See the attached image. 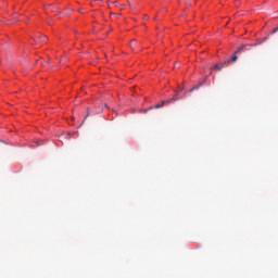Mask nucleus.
Here are the masks:
<instances>
[{"instance_id": "nucleus-11", "label": "nucleus", "mask_w": 278, "mask_h": 278, "mask_svg": "<svg viewBox=\"0 0 278 278\" xmlns=\"http://www.w3.org/2000/svg\"><path fill=\"white\" fill-rule=\"evenodd\" d=\"M130 47H132V48L136 47V39L130 41Z\"/></svg>"}, {"instance_id": "nucleus-4", "label": "nucleus", "mask_w": 278, "mask_h": 278, "mask_svg": "<svg viewBox=\"0 0 278 278\" xmlns=\"http://www.w3.org/2000/svg\"><path fill=\"white\" fill-rule=\"evenodd\" d=\"M88 116H90V108H87V114L85 116V118L81 122V125H84L86 123V118H88Z\"/></svg>"}, {"instance_id": "nucleus-6", "label": "nucleus", "mask_w": 278, "mask_h": 278, "mask_svg": "<svg viewBox=\"0 0 278 278\" xmlns=\"http://www.w3.org/2000/svg\"><path fill=\"white\" fill-rule=\"evenodd\" d=\"M169 103H173V100L172 99H168V100H163L162 101V105H168Z\"/></svg>"}, {"instance_id": "nucleus-17", "label": "nucleus", "mask_w": 278, "mask_h": 278, "mask_svg": "<svg viewBox=\"0 0 278 278\" xmlns=\"http://www.w3.org/2000/svg\"><path fill=\"white\" fill-rule=\"evenodd\" d=\"M119 7H122V10H125V5H119Z\"/></svg>"}, {"instance_id": "nucleus-9", "label": "nucleus", "mask_w": 278, "mask_h": 278, "mask_svg": "<svg viewBox=\"0 0 278 278\" xmlns=\"http://www.w3.org/2000/svg\"><path fill=\"white\" fill-rule=\"evenodd\" d=\"M199 85L198 86H195V87H192L190 90H189V92H194V90H199Z\"/></svg>"}, {"instance_id": "nucleus-7", "label": "nucleus", "mask_w": 278, "mask_h": 278, "mask_svg": "<svg viewBox=\"0 0 278 278\" xmlns=\"http://www.w3.org/2000/svg\"><path fill=\"white\" fill-rule=\"evenodd\" d=\"M170 99H172V102H173V101H179V99H181V98H179V93H177L175 97H173Z\"/></svg>"}, {"instance_id": "nucleus-18", "label": "nucleus", "mask_w": 278, "mask_h": 278, "mask_svg": "<svg viewBox=\"0 0 278 278\" xmlns=\"http://www.w3.org/2000/svg\"><path fill=\"white\" fill-rule=\"evenodd\" d=\"M147 21H149V16H146Z\"/></svg>"}, {"instance_id": "nucleus-10", "label": "nucleus", "mask_w": 278, "mask_h": 278, "mask_svg": "<svg viewBox=\"0 0 278 278\" xmlns=\"http://www.w3.org/2000/svg\"><path fill=\"white\" fill-rule=\"evenodd\" d=\"M113 16H116V18H121V13H111Z\"/></svg>"}, {"instance_id": "nucleus-2", "label": "nucleus", "mask_w": 278, "mask_h": 278, "mask_svg": "<svg viewBox=\"0 0 278 278\" xmlns=\"http://www.w3.org/2000/svg\"><path fill=\"white\" fill-rule=\"evenodd\" d=\"M38 40H40L41 42H47L49 40V37L41 35L35 39L36 42H38Z\"/></svg>"}, {"instance_id": "nucleus-13", "label": "nucleus", "mask_w": 278, "mask_h": 278, "mask_svg": "<svg viewBox=\"0 0 278 278\" xmlns=\"http://www.w3.org/2000/svg\"><path fill=\"white\" fill-rule=\"evenodd\" d=\"M127 1H128V3H129V8H132V9H134L135 7H134V3H131V0H127Z\"/></svg>"}, {"instance_id": "nucleus-12", "label": "nucleus", "mask_w": 278, "mask_h": 278, "mask_svg": "<svg viewBox=\"0 0 278 278\" xmlns=\"http://www.w3.org/2000/svg\"><path fill=\"white\" fill-rule=\"evenodd\" d=\"M154 108L155 110H160V108H164V105H162V102H161V104H156Z\"/></svg>"}, {"instance_id": "nucleus-1", "label": "nucleus", "mask_w": 278, "mask_h": 278, "mask_svg": "<svg viewBox=\"0 0 278 278\" xmlns=\"http://www.w3.org/2000/svg\"><path fill=\"white\" fill-rule=\"evenodd\" d=\"M251 47H257V43L241 45L240 48H238L235 53H242V51H251Z\"/></svg>"}, {"instance_id": "nucleus-16", "label": "nucleus", "mask_w": 278, "mask_h": 278, "mask_svg": "<svg viewBox=\"0 0 278 278\" xmlns=\"http://www.w3.org/2000/svg\"><path fill=\"white\" fill-rule=\"evenodd\" d=\"M113 3H114V5H116L117 8L121 7V4L118 3V1H115V2H113Z\"/></svg>"}, {"instance_id": "nucleus-15", "label": "nucleus", "mask_w": 278, "mask_h": 278, "mask_svg": "<svg viewBox=\"0 0 278 278\" xmlns=\"http://www.w3.org/2000/svg\"><path fill=\"white\" fill-rule=\"evenodd\" d=\"M277 31H278V28H274V29L271 30V34H277Z\"/></svg>"}, {"instance_id": "nucleus-19", "label": "nucleus", "mask_w": 278, "mask_h": 278, "mask_svg": "<svg viewBox=\"0 0 278 278\" xmlns=\"http://www.w3.org/2000/svg\"><path fill=\"white\" fill-rule=\"evenodd\" d=\"M67 136H71V132H67Z\"/></svg>"}, {"instance_id": "nucleus-5", "label": "nucleus", "mask_w": 278, "mask_h": 278, "mask_svg": "<svg viewBox=\"0 0 278 278\" xmlns=\"http://www.w3.org/2000/svg\"><path fill=\"white\" fill-rule=\"evenodd\" d=\"M225 65H226L225 63H223L222 66L215 65V66H214V70H215V71H223V67H224Z\"/></svg>"}, {"instance_id": "nucleus-8", "label": "nucleus", "mask_w": 278, "mask_h": 278, "mask_svg": "<svg viewBox=\"0 0 278 278\" xmlns=\"http://www.w3.org/2000/svg\"><path fill=\"white\" fill-rule=\"evenodd\" d=\"M268 40V37H264L261 41H258L256 45H262V42H266Z\"/></svg>"}, {"instance_id": "nucleus-14", "label": "nucleus", "mask_w": 278, "mask_h": 278, "mask_svg": "<svg viewBox=\"0 0 278 278\" xmlns=\"http://www.w3.org/2000/svg\"><path fill=\"white\" fill-rule=\"evenodd\" d=\"M205 84V79L202 80L198 86L201 88V86H203Z\"/></svg>"}, {"instance_id": "nucleus-20", "label": "nucleus", "mask_w": 278, "mask_h": 278, "mask_svg": "<svg viewBox=\"0 0 278 278\" xmlns=\"http://www.w3.org/2000/svg\"><path fill=\"white\" fill-rule=\"evenodd\" d=\"M180 90H184V88H180Z\"/></svg>"}, {"instance_id": "nucleus-3", "label": "nucleus", "mask_w": 278, "mask_h": 278, "mask_svg": "<svg viewBox=\"0 0 278 278\" xmlns=\"http://www.w3.org/2000/svg\"><path fill=\"white\" fill-rule=\"evenodd\" d=\"M236 60H238V55H237V53L235 52V55H233L231 59L226 60V61L224 62V64H229V62H236Z\"/></svg>"}]
</instances>
